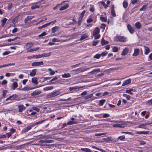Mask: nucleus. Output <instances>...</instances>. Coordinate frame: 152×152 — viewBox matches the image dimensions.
Returning <instances> with one entry per match:
<instances>
[{
	"label": "nucleus",
	"mask_w": 152,
	"mask_h": 152,
	"mask_svg": "<svg viewBox=\"0 0 152 152\" xmlns=\"http://www.w3.org/2000/svg\"><path fill=\"white\" fill-rule=\"evenodd\" d=\"M110 115L107 113H104L103 115V117L104 118H106L110 116Z\"/></svg>",
	"instance_id": "nucleus-57"
},
{
	"label": "nucleus",
	"mask_w": 152,
	"mask_h": 152,
	"mask_svg": "<svg viewBox=\"0 0 152 152\" xmlns=\"http://www.w3.org/2000/svg\"><path fill=\"white\" fill-rule=\"evenodd\" d=\"M78 88L77 86H74L72 87H70L69 88V90L70 91H72L73 90H75Z\"/></svg>",
	"instance_id": "nucleus-55"
},
{
	"label": "nucleus",
	"mask_w": 152,
	"mask_h": 152,
	"mask_svg": "<svg viewBox=\"0 0 152 152\" xmlns=\"http://www.w3.org/2000/svg\"><path fill=\"white\" fill-rule=\"evenodd\" d=\"M144 51H145V54L146 55H147L148 54V53H149L150 51V50L149 48L148 47H146V46H144Z\"/></svg>",
	"instance_id": "nucleus-22"
},
{
	"label": "nucleus",
	"mask_w": 152,
	"mask_h": 152,
	"mask_svg": "<svg viewBox=\"0 0 152 152\" xmlns=\"http://www.w3.org/2000/svg\"><path fill=\"white\" fill-rule=\"evenodd\" d=\"M42 92L41 90H36L33 92L31 94V96H34L37 95L42 93Z\"/></svg>",
	"instance_id": "nucleus-6"
},
{
	"label": "nucleus",
	"mask_w": 152,
	"mask_h": 152,
	"mask_svg": "<svg viewBox=\"0 0 152 152\" xmlns=\"http://www.w3.org/2000/svg\"><path fill=\"white\" fill-rule=\"evenodd\" d=\"M106 26V24L104 23H102L101 24L100 27L101 28L104 29L105 27Z\"/></svg>",
	"instance_id": "nucleus-61"
},
{
	"label": "nucleus",
	"mask_w": 152,
	"mask_h": 152,
	"mask_svg": "<svg viewBox=\"0 0 152 152\" xmlns=\"http://www.w3.org/2000/svg\"><path fill=\"white\" fill-rule=\"evenodd\" d=\"M80 150L82 151H85L86 152H93L91 150L88 148H80Z\"/></svg>",
	"instance_id": "nucleus-29"
},
{
	"label": "nucleus",
	"mask_w": 152,
	"mask_h": 152,
	"mask_svg": "<svg viewBox=\"0 0 152 152\" xmlns=\"http://www.w3.org/2000/svg\"><path fill=\"white\" fill-rule=\"evenodd\" d=\"M148 124L147 123H145V124H140L139 126L138 127L139 128H145V127L147 125H148Z\"/></svg>",
	"instance_id": "nucleus-37"
},
{
	"label": "nucleus",
	"mask_w": 152,
	"mask_h": 152,
	"mask_svg": "<svg viewBox=\"0 0 152 152\" xmlns=\"http://www.w3.org/2000/svg\"><path fill=\"white\" fill-rule=\"evenodd\" d=\"M146 104L149 105H152V99L148 100L146 102Z\"/></svg>",
	"instance_id": "nucleus-53"
},
{
	"label": "nucleus",
	"mask_w": 152,
	"mask_h": 152,
	"mask_svg": "<svg viewBox=\"0 0 152 152\" xmlns=\"http://www.w3.org/2000/svg\"><path fill=\"white\" fill-rule=\"evenodd\" d=\"M53 88V87L52 86H48L44 88H43V90L44 91H47L52 90Z\"/></svg>",
	"instance_id": "nucleus-24"
},
{
	"label": "nucleus",
	"mask_w": 152,
	"mask_h": 152,
	"mask_svg": "<svg viewBox=\"0 0 152 152\" xmlns=\"http://www.w3.org/2000/svg\"><path fill=\"white\" fill-rule=\"evenodd\" d=\"M105 102V99H102L99 101V105L100 106H102L103 104Z\"/></svg>",
	"instance_id": "nucleus-41"
},
{
	"label": "nucleus",
	"mask_w": 152,
	"mask_h": 152,
	"mask_svg": "<svg viewBox=\"0 0 152 152\" xmlns=\"http://www.w3.org/2000/svg\"><path fill=\"white\" fill-rule=\"evenodd\" d=\"M99 32L100 29L98 27H96L95 28L93 34V36L95 37V39H98L100 37V35L99 34Z\"/></svg>",
	"instance_id": "nucleus-3"
},
{
	"label": "nucleus",
	"mask_w": 152,
	"mask_h": 152,
	"mask_svg": "<svg viewBox=\"0 0 152 152\" xmlns=\"http://www.w3.org/2000/svg\"><path fill=\"white\" fill-rule=\"evenodd\" d=\"M59 27L58 26H55L51 29L52 32L53 33H55L58 31Z\"/></svg>",
	"instance_id": "nucleus-20"
},
{
	"label": "nucleus",
	"mask_w": 152,
	"mask_h": 152,
	"mask_svg": "<svg viewBox=\"0 0 152 152\" xmlns=\"http://www.w3.org/2000/svg\"><path fill=\"white\" fill-rule=\"evenodd\" d=\"M64 4L62 5V6H61L59 10H64L66 8H67L69 6V4L68 3H66L65 4Z\"/></svg>",
	"instance_id": "nucleus-8"
},
{
	"label": "nucleus",
	"mask_w": 152,
	"mask_h": 152,
	"mask_svg": "<svg viewBox=\"0 0 152 152\" xmlns=\"http://www.w3.org/2000/svg\"><path fill=\"white\" fill-rule=\"evenodd\" d=\"M65 1H63L61 2V4H58L56 6L58 8L59 7H61V6L62 5H63L65 3Z\"/></svg>",
	"instance_id": "nucleus-52"
},
{
	"label": "nucleus",
	"mask_w": 152,
	"mask_h": 152,
	"mask_svg": "<svg viewBox=\"0 0 152 152\" xmlns=\"http://www.w3.org/2000/svg\"><path fill=\"white\" fill-rule=\"evenodd\" d=\"M128 6V3L125 1H124L123 3V6L124 8H126Z\"/></svg>",
	"instance_id": "nucleus-38"
},
{
	"label": "nucleus",
	"mask_w": 152,
	"mask_h": 152,
	"mask_svg": "<svg viewBox=\"0 0 152 152\" xmlns=\"http://www.w3.org/2000/svg\"><path fill=\"white\" fill-rule=\"evenodd\" d=\"M46 35V33L45 32H43L41 34H39L38 36L39 37H41L45 36Z\"/></svg>",
	"instance_id": "nucleus-59"
},
{
	"label": "nucleus",
	"mask_w": 152,
	"mask_h": 152,
	"mask_svg": "<svg viewBox=\"0 0 152 152\" xmlns=\"http://www.w3.org/2000/svg\"><path fill=\"white\" fill-rule=\"evenodd\" d=\"M32 110H36L37 112H38L39 111V109L36 107H33L32 108Z\"/></svg>",
	"instance_id": "nucleus-49"
},
{
	"label": "nucleus",
	"mask_w": 152,
	"mask_h": 152,
	"mask_svg": "<svg viewBox=\"0 0 152 152\" xmlns=\"http://www.w3.org/2000/svg\"><path fill=\"white\" fill-rule=\"evenodd\" d=\"M100 19L102 22H105L107 20V19L106 18L102 16L100 17Z\"/></svg>",
	"instance_id": "nucleus-45"
},
{
	"label": "nucleus",
	"mask_w": 152,
	"mask_h": 152,
	"mask_svg": "<svg viewBox=\"0 0 152 152\" xmlns=\"http://www.w3.org/2000/svg\"><path fill=\"white\" fill-rule=\"evenodd\" d=\"M132 91H134L133 89L131 88L129 89H126V92L127 93L132 95L133 94V93L132 92Z\"/></svg>",
	"instance_id": "nucleus-27"
},
{
	"label": "nucleus",
	"mask_w": 152,
	"mask_h": 152,
	"mask_svg": "<svg viewBox=\"0 0 152 152\" xmlns=\"http://www.w3.org/2000/svg\"><path fill=\"white\" fill-rule=\"evenodd\" d=\"M109 42L108 41H105L103 38H102L101 41V43L102 45H104L107 44Z\"/></svg>",
	"instance_id": "nucleus-28"
},
{
	"label": "nucleus",
	"mask_w": 152,
	"mask_h": 152,
	"mask_svg": "<svg viewBox=\"0 0 152 152\" xmlns=\"http://www.w3.org/2000/svg\"><path fill=\"white\" fill-rule=\"evenodd\" d=\"M99 42V41L96 40V41H94L93 43V45L94 46H96Z\"/></svg>",
	"instance_id": "nucleus-60"
},
{
	"label": "nucleus",
	"mask_w": 152,
	"mask_h": 152,
	"mask_svg": "<svg viewBox=\"0 0 152 152\" xmlns=\"http://www.w3.org/2000/svg\"><path fill=\"white\" fill-rule=\"evenodd\" d=\"M31 81L33 83L36 85H37L38 84L37 79L36 77H34L32 78L31 79Z\"/></svg>",
	"instance_id": "nucleus-19"
},
{
	"label": "nucleus",
	"mask_w": 152,
	"mask_h": 152,
	"mask_svg": "<svg viewBox=\"0 0 152 152\" xmlns=\"http://www.w3.org/2000/svg\"><path fill=\"white\" fill-rule=\"evenodd\" d=\"M33 126V125L29 126L26 127L23 129L22 130L21 132L22 133H26V132H28L29 130H30Z\"/></svg>",
	"instance_id": "nucleus-7"
},
{
	"label": "nucleus",
	"mask_w": 152,
	"mask_h": 152,
	"mask_svg": "<svg viewBox=\"0 0 152 152\" xmlns=\"http://www.w3.org/2000/svg\"><path fill=\"white\" fill-rule=\"evenodd\" d=\"M107 51H104V52L100 54L101 56L103 57L106 56L107 54Z\"/></svg>",
	"instance_id": "nucleus-46"
},
{
	"label": "nucleus",
	"mask_w": 152,
	"mask_h": 152,
	"mask_svg": "<svg viewBox=\"0 0 152 152\" xmlns=\"http://www.w3.org/2000/svg\"><path fill=\"white\" fill-rule=\"evenodd\" d=\"M131 82V80L129 79L126 80L124 83H123L122 86H124L128 84H129Z\"/></svg>",
	"instance_id": "nucleus-23"
},
{
	"label": "nucleus",
	"mask_w": 152,
	"mask_h": 152,
	"mask_svg": "<svg viewBox=\"0 0 152 152\" xmlns=\"http://www.w3.org/2000/svg\"><path fill=\"white\" fill-rule=\"evenodd\" d=\"M101 3L103 5V6L105 8L107 9L108 7V6L104 2L102 1L101 2Z\"/></svg>",
	"instance_id": "nucleus-51"
},
{
	"label": "nucleus",
	"mask_w": 152,
	"mask_h": 152,
	"mask_svg": "<svg viewBox=\"0 0 152 152\" xmlns=\"http://www.w3.org/2000/svg\"><path fill=\"white\" fill-rule=\"evenodd\" d=\"M49 71L50 72V74L51 75H53L54 74L55 72L52 71L51 69L49 68L48 69Z\"/></svg>",
	"instance_id": "nucleus-58"
},
{
	"label": "nucleus",
	"mask_w": 152,
	"mask_h": 152,
	"mask_svg": "<svg viewBox=\"0 0 152 152\" xmlns=\"http://www.w3.org/2000/svg\"><path fill=\"white\" fill-rule=\"evenodd\" d=\"M52 41L53 42H59L60 40L59 38H54L52 39Z\"/></svg>",
	"instance_id": "nucleus-48"
},
{
	"label": "nucleus",
	"mask_w": 152,
	"mask_h": 152,
	"mask_svg": "<svg viewBox=\"0 0 152 152\" xmlns=\"http://www.w3.org/2000/svg\"><path fill=\"white\" fill-rule=\"evenodd\" d=\"M114 40L115 41L122 42H125L127 41L126 37L121 36H118L115 37Z\"/></svg>",
	"instance_id": "nucleus-1"
},
{
	"label": "nucleus",
	"mask_w": 152,
	"mask_h": 152,
	"mask_svg": "<svg viewBox=\"0 0 152 152\" xmlns=\"http://www.w3.org/2000/svg\"><path fill=\"white\" fill-rule=\"evenodd\" d=\"M123 96L125 97L126 99L128 100H129L130 98V96L129 95H127L126 94H123Z\"/></svg>",
	"instance_id": "nucleus-42"
},
{
	"label": "nucleus",
	"mask_w": 152,
	"mask_h": 152,
	"mask_svg": "<svg viewBox=\"0 0 152 152\" xmlns=\"http://www.w3.org/2000/svg\"><path fill=\"white\" fill-rule=\"evenodd\" d=\"M7 83V81L6 80H3L1 84L2 85H5Z\"/></svg>",
	"instance_id": "nucleus-64"
},
{
	"label": "nucleus",
	"mask_w": 152,
	"mask_h": 152,
	"mask_svg": "<svg viewBox=\"0 0 152 152\" xmlns=\"http://www.w3.org/2000/svg\"><path fill=\"white\" fill-rule=\"evenodd\" d=\"M19 108L18 111L20 112H21L23 110H25L26 109V107L23 105H20L18 106Z\"/></svg>",
	"instance_id": "nucleus-12"
},
{
	"label": "nucleus",
	"mask_w": 152,
	"mask_h": 152,
	"mask_svg": "<svg viewBox=\"0 0 152 152\" xmlns=\"http://www.w3.org/2000/svg\"><path fill=\"white\" fill-rule=\"evenodd\" d=\"M85 13V11H83L80 14V15L79 17V18L80 19H82Z\"/></svg>",
	"instance_id": "nucleus-44"
},
{
	"label": "nucleus",
	"mask_w": 152,
	"mask_h": 152,
	"mask_svg": "<svg viewBox=\"0 0 152 152\" xmlns=\"http://www.w3.org/2000/svg\"><path fill=\"white\" fill-rule=\"evenodd\" d=\"M51 55V53L49 52L48 53H43L42 54V57H47Z\"/></svg>",
	"instance_id": "nucleus-34"
},
{
	"label": "nucleus",
	"mask_w": 152,
	"mask_h": 152,
	"mask_svg": "<svg viewBox=\"0 0 152 152\" xmlns=\"http://www.w3.org/2000/svg\"><path fill=\"white\" fill-rule=\"evenodd\" d=\"M10 53V52L9 51H5L3 53L2 55L3 56H5L8 55Z\"/></svg>",
	"instance_id": "nucleus-62"
},
{
	"label": "nucleus",
	"mask_w": 152,
	"mask_h": 152,
	"mask_svg": "<svg viewBox=\"0 0 152 152\" xmlns=\"http://www.w3.org/2000/svg\"><path fill=\"white\" fill-rule=\"evenodd\" d=\"M39 7V5L36 4H34L31 6V9L34 10L37 8H38Z\"/></svg>",
	"instance_id": "nucleus-21"
},
{
	"label": "nucleus",
	"mask_w": 152,
	"mask_h": 152,
	"mask_svg": "<svg viewBox=\"0 0 152 152\" xmlns=\"http://www.w3.org/2000/svg\"><path fill=\"white\" fill-rule=\"evenodd\" d=\"M112 50L113 52H116L118 51V48L117 47L114 46Z\"/></svg>",
	"instance_id": "nucleus-43"
},
{
	"label": "nucleus",
	"mask_w": 152,
	"mask_h": 152,
	"mask_svg": "<svg viewBox=\"0 0 152 152\" xmlns=\"http://www.w3.org/2000/svg\"><path fill=\"white\" fill-rule=\"evenodd\" d=\"M88 37V35L86 33L83 34L82 35L80 39V40H82Z\"/></svg>",
	"instance_id": "nucleus-25"
},
{
	"label": "nucleus",
	"mask_w": 152,
	"mask_h": 152,
	"mask_svg": "<svg viewBox=\"0 0 152 152\" xmlns=\"http://www.w3.org/2000/svg\"><path fill=\"white\" fill-rule=\"evenodd\" d=\"M149 133L148 131H138L136 133L137 134H148Z\"/></svg>",
	"instance_id": "nucleus-31"
},
{
	"label": "nucleus",
	"mask_w": 152,
	"mask_h": 152,
	"mask_svg": "<svg viewBox=\"0 0 152 152\" xmlns=\"http://www.w3.org/2000/svg\"><path fill=\"white\" fill-rule=\"evenodd\" d=\"M139 52V50L138 48L134 49V53L132 54L133 56H136L138 55Z\"/></svg>",
	"instance_id": "nucleus-17"
},
{
	"label": "nucleus",
	"mask_w": 152,
	"mask_h": 152,
	"mask_svg": "<svg viewBox=\"0 0 152 152\" xmlns=\"http://www.w3.org/2000/svg\"><path fill=\"white\" fill-rule=\"evenodd\" d=\"M34 17L32 16H28L24 20V22L26 23L28 21L31 20Z\"/></svg>",
	"instance_id": "nucleus-18"
},
{
	"label": "nucleus",
	"mask_w": 152,
	"mask_h": 152,
	"mask_svg": "<svg viewBox=\"0 0 152 152\" xmlns=\"http://www.w3.org/2000/svg\"><path fill=\"white\" fill-rule=\"evenodd\" d=\"M107 134V133H96L95 134V136H102L106 135Z\"/></svg>",
	"instance_id": "nucleus-39"
},
{
	"label": "nucleus",
	"mask_w": 152,
	"mask_h": 152,
	"mask_svg": "<svg viewBox=\"0 0 152 152\" xmlns=\"http://www.w3.org/2000/svg\"><path fill=\"white\" fill-rule=\"evenodd\" d=\"M46 121V119L43 120L42 121H39L37 122L34 123L33 126H35L39 124H40L43 122L44 121Z\"/></svg>",
	"instance_id": "nucleus-32"
},
{
	"label": "nucleus",
	"mask_w": 152,
	"mask_h": 152,
	"mask_svg": "<svg viewBox=\"0 0 152 152\" xmlns=\"http://www.w3.org/2000/svg\"><path fill=\"white\" fill-rule=\"evenodd\" d=\"M71 121H69L67 123V125H72V124H77V123L76 122L74 121L75 119L74 118H71Z\"/></svg>",
	"instance_id": "nucleus-11"
},
{
	"label": "nucleus",
	"mask_w": 152,
	"mask_h": 152,
	"mask_svg": "<svg viewBox=\"0 0 152 152\" xmlns=\"http://www.w3.org/2000/svg\"><path fill=\"white\" fill-rule=\"evenodd\" d=\"M111 15L114 17H115L116 16V14L115 13L114 10H111Z\"/></svg>",
	"instance_id": "nucleus-54"
},
{
	"label": "nucleus",
	"mask_w": 152,
	"mask_h": 152,
	"mask_svg": "<svg viewBox=\"0 0 152 152\" xmlns=\"http://www.w3.org/2000/svg\"><path fill=\"white\" fill-rule=\"evenodd\" d=\"M37 72V69H33L30 73L29 75L31 77H34L35 76Z\"/></svg>",
	"instance_id": "nucleus-15"
},
{
	"label": "nucleus",
	"mask_w": 152,
	"mask_h": 152,
	"mask_svg": "<svg viewBox=\"0 0 152 152\" xmlns=\"http://www.w3.org/2000/svg\"><path fill=\"white\" fill-rule=\"evenodd\" d=\"M44 63L42 61L40 62H34L31 64V65L34 66H37L40 65H43Z\"/></svg>",
	"instance_id": "nucleus-5"
},
{
	"label": "nucleus",
	"mask_w": 152,
	"mask_h": 152,
	"mask_svg": "<svg viewBox=\"0 0 152 152\" xmlns=\"http://www.w3.org/2000/svg\"><path fill=\"white\" fill-rule=\"evenodd\" d=\"M147 6L146 5H143L142 8L140 9V11H145L147 9Z\"/></svg>",
	"instance_id": "nucleus-40"
},
{
	"label": "nucleus",
	"mask_w": 152,
	"mask_h": 152,
	"mask_svg": "<svg viewBox=\"0 0 152 152\" xmlns=\"http://www.w3.org/2000/svg\"><path fill=\"white\" fill-rule=\"evenodd\" d=\"M7 20V19L6 18H4L3 19H2L1 21V22L2 23L1 26H3L5 25V23L6 21Z\"/></svg>",
	"instance_id": "nucleus-36"
},
{
	"label": "nucleus",
	"mask_w": 152,
	"mask_h": 152,
	"mask_svg": "<svg viewBox=\"0 0 152 152\" xmlns=\"http://www.w3.org/2000/svg\"><path fill=\"white\" fill-rule=\"evenodd\" d=\"M39 47H37L35 48H31L30 49H28V48L27 49V52H33L34 51H35L38 50L39 49Z\"/></svg>",
	"instance_id": "nucleus-16"
},
{
	"label": "nucleus",
	"mask_w": 152,
	"mask_h": 152,
	"mask_svg": "<svg viewBox=\"0 0 152 152\" xmlns=\"http://www.w3.org/2000/svg\"><path fill=\"white\" fill-rule=\"evenodd\" d=\"M101 57V56L100 54H97L94 56V58L96 59H99Z\"/></svg>",
	"instance_id": "nucleus-47"
},
{
	"label": "nucleus",
	"mask_w": 152,
	"mask_h": 152,
	"mask_svg": "<svg viewBox=\"0 0 152 152\" xmlns=\"http://www.w3.org/2000/svg\"><path fill=\"white\" fill-rule=\"evenodd\" d=\"M126 124L123 123L121 124H114L113 126L115 128H124L126 126Z\"/></svg>",
	"instance_id": "nucleus-4"
},
{
	"label": "nucleus",
	"mask_w": 152,
	"mask_h": 152,
	"mask_svg": "<svg viewBox=\"0 0 152 152\" xmlns=\"http://www.w3.org/2000/svg\"><path fill=\"white\" fill-rule=\"evenodd\" d=\"M38 87H34L33 88H29L28 87V86H27L21 89L20 90H22V91H29L30 90H32L33 89H35V88H38Z\"/></svg>",
	"instance_id": "nucleus-9"
},
{
	"label": "nucleus",
	"mask_w": 152,
	"mask_h": 152,
	"mask_svg": "<svg viewBox=\"0 0 152 152\" xmlns=\"http://www.w3.org/2000/svg\"><path fill=\"white\" fill-rule=\"evenodd\" d=\"M136 27L138 29H139L141 27V24L139 22H137L135 24Z\"/></svg>",
	"instance_id": "nucleus-30"
},
{
	"label": "nucleus",
	"mask_w": 152,
	"mask_h": 152,
	"mask_svg": "<svg viewBox=\"0 0 152 152\" xmlns=\"http://www.w3.org/2000/svg\"><path fill=\"white\" fill-rule=\"evenodd\" d=\"M46 143H50L53 142V140H45Z\"/></svg>",
	"instance_id": "nucleus-63"
},
{
	"label": "nucleus",
	"mask_w": 152,
	"mask_h": 152,
	"mask_svg": "<svg viewBox=\"0 0 152 152\" xmlns=\"http://www.w3.org/2000/svg\"><path fill=\"white\" fill-rule=\"evenodd\" d=\"M26 45L27 49L28 48V49H29V48L33 46V43H32L31 42H29V43H27L26 44Z\"/></svg>",
	"instance_id": "nucleus-35"
},
{
	"label": "nucleus",
	"mask_w": 152,
	"mask_h": 152,
	"mask_svg": "<svg viewBox=\"0 0 152 152\" xmlns=\"http://www.w3.org/2000/svg\"><path fill=\"white\" fill-rule=\"evenodd\" d=\"M62 77L63 78H66L70 77H71V75L69 73H67L62 75Z\"/></svg>",
	"instance_id": "nucleus-26"
},
{
	"label": "nucleus",
	"mask_w": 152,
	"mask_h": 152,
	"mask_svg": "<svg viewBox=\"0 0 152 152\" xmlns=\"http://www.w3.org/2000/svg\"><path fill=\"white\" fill-rule=\"evenodd\" d=\"M127 28L130 33L132 34L134 32V30L132 27L129 24L127 25Z\"/></svg>",
	"instance_id": "nucleus-13"
},
{
	"label": "nucleus",
	"mask_w": 152,
	"mask_h": 152,
	"mask_svg": "<svg viewBox=\"0 0 152 152\" xmlns=\"http://www.w3.org/2000/svg\"><path fill=\"white\" fill-rule=\"evenodd\" d=\"M18 86V85L17 82H14L13 83L12 85V88L13 90L15 89Z\"/></svg>",
	"instance_id": "nucleus-33"
},
{
	"label": "nucleus",
	"mask_w": 152,
	"mask_h": 152,
	"mask_svg": "<svg viewBox=\"0 0 152 152\" xmlns=\"http://www.w3.org/2000/svg\"><path fill=\"white\" fill-rule=\"evenodd\" d=\"M129 49L127 47H126L124 49L121 53L122 56H125L127 54L129 51Z\"/></svg>",
	"instance_id": "nucleus-10"
},
{
	"label": "nucleus",
	"mask_w": 152,
	"mask_h": 152,
	"mask_svg": "<svg viewBox=\"0 0 152 152\" xmlns=\"http://www.w3.org/2000/svg\"><path fill=\"white\" fill-rule=\"evenodd\" d=\"M16 97V95H13L12 96H9L6 99V101L8 100H13L15 99V98Z\"/></svg>",
	"instance_id": "nucleus-14"
},
{
	"label": "nucleus",
	"mask_w": 152,
	"mask_h": 152,
	"mask_svg": "<svg viewBox=\"0 0 152 152\" xmlns=\"http://www.w3.org/2000/svg\"><path fill=\"white\" fill-rule=\"evenodd\" d=\"M93 21V19L91 18H88L87 20V23H90L92 22Z\"/></svg>",
	"instance_id": "nucleus-56"
},
{
	"label": "nucleus",
	"mask_w": 152,
	"mask_h": 152,
	"mask_svg": "<svg viewBox=\"0 0 152 152\" xmlns=\"http://www.w3.org/2000/svg\"><path fill=\"white\" fill-rule=\"evenodd\" d=\"M61 93L60 90H57V91H53V92L48 94L46 96V97L48 98H51L55 97L57 95H59Z\"/></svg>",
	"instance_id": "nucleus-2"
},
{
	"label": "nucleus",
	"mask_w": 152,
	"mask_h": 152,
	"mask_svg": "<svg viewBox=\"0 0 152 152\" xmlns=\"http://www.w3.org/2000/svg\"><path fill=\"white\" fill-rule=\"evenodd\" d=\"M19 37H16L14 38L13 39H8L7 41L9 42H11L12 41H15L17 38H18Z\"/></svg>",
	"instance_id": "nucleus-50"
}]
</instances>
